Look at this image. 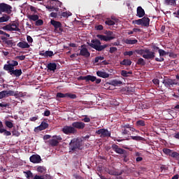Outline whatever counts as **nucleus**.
Listing matches in <instances>:
<instances>
[{
  "instance_id": "f257e3e1",
  "label": "nucleus",
  "mask_w": 179,
  "mask_h": 179,
  "mask_svg": "<svg viewBox=\"0 0 179 179\" xmlns=\"http://www.w3.org/2000/svg\"><path fill=\"white\" fill-rule=\"evenodd\" d=\"M81 146L80 140L78 138H73L69 144V153L70 155H78L79 150H82V148H80Z\"/></svg>"
},
{
  "instance_id": "f03ea898",
  "label": "nucleus",
  "mask_w": 179,
  "mask_h": 179,
  "mask_svg": "<svg viewBox=\"0 0 179 179\" xmlns=\"http://www.w3.org/2000/svg\"><path fill=\"white\" fill-rule=\"evenodd\" d=\"M135 52L138 54V55H142L143 58L145 59H155V57H156V53L155 52L150 51V50L148 48L136 50Z\"/></svg>"
},
{
  "instance_id": "7ed1b4c3",
  "label": "nucleus",
  "mask_w": 179,
  "mask_h": 179,
  "mask_svg": "<svg viewBox=\"0 0 179 179\" xmlns=\"http://www.w3.org/2000/svg\"><path fill=\"white\" fill-rule=\"evenodd\" d=\"M87 44L90 47L99 52L103 51L105 48L108 47L107 44L101 45V42L98 39H93L91 41V43H87Z\"/></svg>"
},
{
  "instance_id": "20e7f679",
  "label": "nucleus",
  "mask_w": 179,
  "mask_h": 179,
  "mask_svg": "<svg viewBox=\"0 0 179 179\" xmlns=\"http://www.w3.org/2000/svg\"><path fill=\"white\" fill-rule=\"evenodd\" d=\"M106 35L98 34L96 35L97 38H99L101 41H111L115 38V35L111 31H106Z\"/></svg>"
},
{
  "instance_id": "39448f33",
  "label": "nucleus",
  "mask_w": 179,
  "mask_h": 179,
  "mask_svg": "<svg viewBox=\"0 0 179 179\" xmlns=\"http://www.w3.org/2000/svg\"><path fill=\"white\" fill-rule=\"evenodd\" d=\"M152 48H153L152 52H156L157 51H158L159 54V57H161L160 58H158V57L155 58V61H157V62H163V61H164V58L162 57H164V55H169V52H166L162 49H159V47L156 45H153Z\"/></svg>"
},
{
  "instance_id": "423d86ee",
  "label": "nucleus",
  "mask_w": 179,
  "mask_h": 179,
  "mask_svg": "<svg viewBox=\"0 0 179 179\" xmlns=\"http://www.w3.org/2000/svg\"><path fill=\"white\" fill-rule=\"evenodd\" d=\"M2 29L3 30H6L7 31H20V29H19V24L15 21L6 26H3Z\"/></svg>"
},
{
  "instance_id": "0eeeda50",
  "label": "nucleus",
  "mask_w": 179,
  "mask_h": 179,
  "mask_svg": "<svg viewBox=\"0 0 179 179\" xmlns=\"http://www.w3.org/2000/svg\"><path fill=\"white\" fill-rule=\"evenodd\" d=\"M136 24L138 26H143V27H149V24H150V19L148 17H144L141 19L136 20L134 21Z\"/></svg>"
},
{
  "instance_id": "6e6552de",
  "label": "nucleus",
  "mask_w": 179,
  "mask_h": 179,
  "mask_svg": "<svg viewBox=\"0 0 179 179\" xmlns=\"http://www.w3.org/2000/svg\"><path fill=\"white\" fill-rule=\"evenodd\" d=\"M19 62L16 60H10L7 62V64H4L3 69L4 71H9L15 69V66H17Z\"/></svg>"
},
{
  "instance_id": "1a4fd4ad",
  "label": "nucleus",
  "mask_w": 179,
  "mask_h": 179,
  "mask_svg": "<svg viewBox=\"0 0 179 179\" xmlns=\"http://www.w3.org/2000/svg\"><path fill=\"white\" fill-rule=\"evenodd\" d=\"M12 12V7L9 4L5 3H0V15L2 13H10Z\"/></svg>"
},
{
  "instance_id": "9d476101",
  "label": "nucleus",
  "mask_w": 179,
  "mask_h": 179,
  "mask_svg": "<svg viewBox=\"0 0 179 179\" xmlns=\"http://www.w3.org/2000/svg\"><path fill=\"white\" fill-rule=\"evenodd\" d=\"M76 55L77 57L81 56L85 57V58H89V57H90V52L87 48H86V45H82L80 46V53H77Z\"/></svg>"
},
{
  "instance_id": "9b49d317",
  "label": "nucleus",
  "mask_w": 179,
  "mask_h": 179,
  "mask_svg": "<svg viewBox=\"0 0 179 179\" xmlns=\"http://www.w3.org/2000/svg\"><path fill=\"white\" fill-rule=\"evenodd\" d=\"M50 24L55 27V31H58V29L59 31V33H62L64 31V29H62V23L59 21H55V20H50Z\"/></svg>"
},
{
  "instance_id": "f8f14e48",
  "label": "nucleus",
  "mask_w": 179,
  "mask_h": 179,
  "mask_svg": "<svg viewBox=\"0 0 179 179\" xmlns=\"http://www.w3.org/2000/svg\"><path fill=\"white\" fill-rule=\"evenodd\" d=\"M62 132L66 135H71L72 134H76L77 130L73 127V126H64L62 128Z\"/></svg>"
},
{
  "instance_id": "ddd939ff",
  "label": "nucleus",
  "mask_w": 179,
  "mask_h": 179,
  "mask_svg": "<svg viewBox=\"0 0 179 179\" xmlns=\"http://www.w3.org/2000/svg\"><path fill=\"white\" fill-rule=\"evenodd\" d=\"M52 138H53L48 141L49 145L52 147L57 146L59 142L62 141V137H61V136H53Z\"/></svg>"
},
{
  "instance_id": "4468645a",
  "label": "nucleus",
  "mask_w": 179,
  "mask_h": 179,
  "mask_svg": "<svg viewBox=\"0 0 179 179\" xmlns=\"http://www.w3.org/2000/svg\"><path fill=\"white\" fill-rule=\"evenodd\" d=\"M8 73H10L11 76H15V78H20L22 76V73L23 72L22 71V69H11V70H6Z\"/></svg>"
},
{
  "instance_id": "2eb2a0df",
  "label": "nucleus",
  "mask_w": 179,
  "mask_h": 179,
  "mask_svg": "<svg viewBox=\"0 0 179 179\" xmlns=\"http://www.w3.org/2000/svg\"><path fill=\"white\" fill-rule=\"evenodd\" d=\"M162 83L163 85H164L165 87H167L168 89H170V87H171V86H173V85H177V83H176V80L167 78H164L162 80Z\"/></svg>"
},
{
  "instance_id": "dca6fc26",
  "label": "nucleus",
  "mask_w": 179,
  "mask_h": 179,
  "mask_svg": "<svg viewBox=\"0 0 179 179\" xmlns=\"http://www.w3.org/2000/svg\"><path fill=\"white\" fill-rule=\"evenodd\" d=\"M96 134H97V135H101V136H102L103 138L111 136V133L106 129H100L96 131Z\"/></svg>"
},
{
  "instance_id": "f3484780",
  "label": "nucleus",
  "mask_w": 179,
  "mask_h": 179,
  "mask_svg": "<svg viewBox=\"0 0 179 179\" xmlns=\"http://www.w3.org/2000/svg\"><path fill=\"white\" fill-rule=\"evenodd\" d=\"M1 38L3 41L4 44H6L7 47L12 48L16 45V42H15L13 40H9L5 36H1Z\"/></svg>"
},
{
  "instance_id": "a211bd4d",
  "label": "nucleus",
  "mask_w": 179,
  "mask_h": 179,
  "mask_svg": "<svg viewBox=\"0 0 179 179\" xmlns=\"http://www.w3.org/2000/svg\"><path fill=\"white\" fill-rule=\"evenodd\" d=\"M29 160L31 163H34V164H38V163H41V157L38 155H32L29 157Z\"/></svg>"
},
{
  "instance_id": "6ab92c4d",
  "label": "nucleus",
  "mask_w": 179,
  "mask_h": 179,
  "mask_svg": "<svg viewBox=\"0 0 179 179\" xmlns=\"http://www.w3.org/2000/svg\"><path fill=\"white\" fill-rule=\"evenodd\" d=\"M112 149L115 153H117V155H125V153H127V150L120 148L116 144L112 145Z\"/></svg>"
},
{
  "instance_id": "aec40b11",
  "label": "nucleus",
  "mask_w": 179,
  "mask_h": 179,
  "mask_svg": "<svg viewBox=\"0 0 179 179\" xmlns=\"http://www.w3.org/2000/svg\"><path fill=\"white\" fill-rule=\"evenodd\" d=\"M72 127L75 129H83L86 124L83 122H74L72 123Z\"/></svg>"
},
{
  "instance_id": "412c9836",
  "label": "nucleus",
  "mask_w": 179,
  "mask_h": 179,
  "mask_svg": "<svg viewBox=\"0 0 179 179\" xmlns=\"http://www.w3.org/2000/svg\"><path fill=\"white\" fill-rule=\"evenodd\" d=\"M0 134H3L4 136H10L12 135V132L6 130L5 127H3V124L0 121Z\"/></svg>"
},
{
  "instance_id": "4be33fe9",
  "label": "nucleus",
  "mask_w": 179,
  "mask_h": 179,
  "mask_svg": "<svg viewBox=\"0 0 179 179\" xmlns=\"http://www.w3.org/2000/svg\"><path fill=\"white\" fill-rule=\"evenodd\" d=\"M39 55H41V57H45V58H48V57H54L55 54H54V52L51 50H46L45 52L44 51H42L39 53Z\"/></svg>"
},
{
  "instance_id": "5701e85b",
  "label": "nucleus",
  "mask_w": 179,
  "mask_h": 179,
  "mask_svg": "<svg viewBox=\"0 0 179 179\" xmlns=\"http://www.w3.org/2000/svg\"><path fill=\"white\" fill-rule=\"evenodd\" d=\"M48 128V123L45 122H42L41 124L35 128V131H44V129H47Z\"/></svg>"
},
{
  "instance_id": "b1692460",
  "label": "nucleus",
  "mask_w": 179,
  "mask_h": 179,
  "mask_svg": "<svg viewBox=\"0 0 179 179\" xmlns=\"http://www.w3.org/2000/svg\"><path fill=\"white\" fill-rule=\"evenodd\" d=\"M4 93L6 94V97H9V96H14L15 97H17L19 94L17 92L12 91V90H4Z\"/></svg>"
},
{
  "instance_id": "393cba45",
  "label": "nucleus",
  "mask_w": 179,
  "mask_h": 179,
  "mask_svg": "<svg viewBox=\"0 0 179 179\" xmlns=\"http://www.w3.org/2000/svg\"><path fill=\"white\" fill-rule=\"evenodd\" d=\"M17 47L22 49L30 48V45L27 41H21L17 44Z\"/></svg>"
},
{
  "instance_id": "a878e982",
  "label": "nucleus",
  "mask_w": 179,
  "mask_h": 179,
  "mask_svg": "<svg viewBox=\"0 0 179 179\" xmlns=\"http://www.w3.org/2000/svg\"><path fill=\"white\" fill-rule=\"evenodd\" d=\"M97 76L99 78H103V79H106L107 78H110V74L106 73V71H96Z\"/></svg>"
},
{
  "instance_id": "bb28decb",
  "label": "nucleus",
  "mask_w": 179,
  "mask_h": 179,
  "mask_svg": "<svg viewBox=\"0 0 179 179\" xmlns=\"http://www.w3.org/2000/svg\"><path fill=\"white\" fill-rule=\"evenodd\" d=\"M47 68L50 72H55L57 71V64L56 63H49L48 64Z\"/></svg>"
},
{
  "instance_id": "cd10ccee",
  "label": "nucleus",
  "mask_w": 179,
  "mask_h": 179,
  "mask_svg": "<svg viewBox=\"0 0 179 179\" xmlns=\"http://www.w3.org/2000/svg\"><path fill=\"white\" fill-rule=\"evenodd\" d=\"M164 5H166V6H177V1L164 0Z\"/></svg>"
},
{
  "instance_id": "c85d7f7f",
  "label": "nucleus",
  "mask_w": 179,
  "mask_h": 179,
  "mask_svg": "<svg viewBox=\"0 0 179 179\" xmlns=\"http://www.w3.org/2000/svg\"><path fill=\"white\" fill-rule=\"evenodd\" d=\"M137 16L139 17H143L145 16V10L142 8V6L137 8Z\"/></svg>"
},
{
  "instance_id": "c756f323",
  "label": "nucleus",
  "mask_w": 179,
  "mask_h": 179,
  "mask_svg": "<svg viewBox=\"0 0 179 179\" xmlns=\"http://www.w3.org/2000/svg\"><path fill=\"white\" fill-rule=\"evenodd\" d=\"M132 64V62L131 59H124L122 62H120V65H124V66H131Z\"/></svg>"
},
{
  "instance_id": "7c9ffc66",
  "label": "nucleus",
  "mask_w": 179,
  "mask_h": 179,
  "mask_svg": "<svg viewBox=\"0 0 179 179\" xmlns=\"http://www.w3.org/2000/svg\"><path fill=\"white\" fill-rule=\"evenodd\" d=\"M125 44H129L130 45H134V44H136L138 43V40L136 39H129L127 38L124 41Z\"/></svg>"
},
{
  "instance_id": "2f4dec72",
  "label": "nucleus",
  "mask_w": 179,
  "mask_h": 179,
  "mask_svg": "<svg viewBox=\"0 0 179 179\" xmlns=\"http://www.w3.org/2000/svg\"><path fill=\"white\" fill-rule=\"evenodd\" d=\"M36 171H38V173H40L41 174H45V173L47 172V169L45 166H39L37 167Z\"/></svg>"
},
{
  "instance_id": "473e14b6",
  "label": "nucleus",
  "mask_w": 179,
  "mask_h": 179,
  "mask_svg": "<svg viewBox=\"0 0 179 179\" xmlns=\"http://www.w3.org/2000/svg\"><path fill=\"white\" fill-rule=\"evenodd\" d=\"M120 75L123 76V78H128L130 75H132V71H127L125 70H122L120 72Z\"/></svg>"
},
{
  "instance_id": "72a5a7b5",
  "label": "nucleus",
  "mask_w": 179,
  "mask_h": 179,
  "mask_svg": "<svg viewBox=\"0 0 179 179\" xmlns=\"http://www.w3.org/2000/svg\"><path fill=\"white\" fill-rule=\"evenodd\" d=\"M10 19V16L5 14L2 17H0V23H3L5 22L9 21Z\"/></svg>"
},
{
  "instance_id": "f704fd0d",
  "label": "nucleus",
  "mask_w": 179,
  "mask_h": 179,
  "mask_svg": "<svg viewBox=\"0 0 179 179\" xmlns=\"http://www.w3.org/2000/svg\"><path fill=\"white\" fill-rule=\"evenodd\" d=\"M108 174H110V176H121V174H122V173L118 172L115 170L108 169Z\"/></svg>"
},
{
  "instance_id": "c9c22d12",
  "label": "nucleus",
  "mask_w": 179,
  "mask_h": 179,
  "mask_svg": "<svg viewBox=\"0 0 179 179\" xmlns=\"http://www.w3.org/2000/svg\"><path fill=\"white\" fill-rule=\"evenodd\" d=\"M38 15H27V18L29 19V20H30L31 22H36V20L38 19Z\"/></svg>"
},
{
  "instance_id": "e433bc0d",
  "label": "nucleus",
  "mask_w": 179,
  "mask_h": 179,
  "mask_svg": "<svg viewBox=\"0 0 179 179\" xmlns=\"http://www.w3.org/2000/svg\"><path fill=\"white\" fill-rule=\"evenodd\" d=\"M131 138L133 140V141H136L137 142H141L142 141H145V138L141 136H131Z\"/></svg>"
},
{
  "instance_id": "4c0bfd02",
  "label": "nucleus",
  "mask_w": 179,
  "mask_h": 179,
  "mask_svg": "<svg viewBox=\"0 0 179 179\" xmlns=\"http://www.w3.org/2000/svg\"><path fill=\"white\" fill-rule=\"evenodd\" d=\"M163 152L165 155H168L171 157L173 156V153H174V151L169 148H164Z\"/></svg>"
},
{
  "instance_id": "58836bf2",
  "label": "nucleus",
  "mask_w": 179,
  "mask_h": 179,
  "mask_svg": "<svg viewBox=\"0 0 179 179\" xmlns=\"http://www.w3.org/2000/svg\"><path fill=\"white\" fill-rule=\"evenodd\" d=\"M46 9L50 10V12H51V10H55V12H58L59 10V8H55L52 4V6H46Z\"/></svg>"
},
{
  "instance_id": "ea45409f",
  "label": "nucleus",
  "mask_w": 179,
  "mask_h": 179,
  "mask_svg": "<svg viewBox=\"0 0 179 179\" xmlns=\"http://www.w3.org/2000/svg\"><path fill=\"white\" fill-rule=\"evenodd\" d=\"M52 5H54L55 8H61V6H62V2L59 0H55L52 3Z\"/></svg>"
},
{
  "instance_id": "a19ab883",
  "label": "nucleus",
  "mask_w": 179,
  "mask_h": 179,
  "mask_svg": "<svg viewBox=\"0 0 179 179\" xmlns=\"http://www.w3.org/2000/svg\"><path fill=\"white\" fill-rule=\"evenodd\" d=\"M136 127H145L146 123L143 120H137L136 122Z\"/></svg>"
},
{
  "instance_id": "79ce46f5",
  "label": "nucleus",
  "mask_w": 179,
  "mask_h": 179,
  "mask_svg": "<svg viewBox=\"0 0 179 179\" xmlns=\"http://www.w3.org/2000/svg\"><path fill=\"white\" fill-rule=\"evenodd\" d=\"M4 124L7 128L11 129L13 128V123L9 120H5Z\"/></svg>"
},
{
  "instance_id": "37998d69",
  "label": "nucleus",
  "mask_w": 179,
  "mask_h": 179,
  "mask_svg": "<svg viewBox=\"0 0 179 179\" xmlns=\"http://www.w3.org/2000/svg\"><path fill=\"white\" fill-rule=\"evenodd\" d=\"M111 85H113V86H118L120 85H122V81L118 80H113L111 81Z\"/></svg>"
},
{
  "instance_id": "c03bdc74",
  "label": "nucleus",
  "mask_w": 179,
  "mask_h": 179,
  "mask_svg": "<svg viewBox=\"0 0 179 179\" xmlns=\"http://www.w3.org/2000/svg\"><path fill=\"white\" fill-rule=\"evenodd\" d=\"M137 65H141V66H145V65H146V62H145V59L139 58L137 61Z\"/></svg>"
},
{
  "instance_id": "a18cd8bd",
  "label": "nucleus",
  "mask_w": 179,
  "mask_h": 179,
  "mask_svg": "<svg viewBox=\"0 0 179 179\" xmlns=\"http://www.w3.org/2000/svg\"><path fill=\"white\" fill-rule=\"evenodd\" d=\"M65 97H66V94H64L62 92H57V95H56L57 99H64Z\"/></svg>"
},
{
  "instance_id": "49530a36",
  "label": "nucleus",
  "mask_w": 179,
  "mask_h": 179,
  "mask_svg": "<svg viewBox=\"0 0 179 179\" xmlns=\"http://www.w3.org/2000/svg\"><path fill=\"white\" fill-rule=\"evenodd\" d=\"M27 175V178L28 179H34V176H33V173H31V171H28L27 172H24Z\"/></svg>"
},
{
  "instance_id": "de8ad7c7",
  "label": "nucleus",
  "mask_w": 179,
  "mask_h": 179,
  "mask_svg": "<svg viewBox=\"0 0 179 179\" xmlns=\"http://www.w3.org/2000/svg\"><path fill=\"white\" fill-rule=\"evenodd\" d=\"M105 24H107L108 26H114V24H115V22L108 19L106 20Z\"/></svg>"
},
{
  "instance_id": "09e8293b",
  "label": "nucleus",
  "mask_w": 179,
  "mask_h": 179,
  "mask_svg": "<svg viewBox=\"0 0 179 179\" xmlns=\"http://www.w3.org/2000/svg\"><path fill=\"white\" fill-rule=\"evenodd\" d=\"M103 59H104V57L98 56L95 57L94 63L97 64V62H99V61H103Z\"/></svg>"
},
{
  "instance_id": "8fccbe9b",
  "label": "nucleus",
  "mask_w": 179,
  "mask_h": 179,
  "mask_svg": "<svg viewBox=\"0 0 179 179\" xmlns=\"http://www.w3.org/2000/svg\"><path fill=\"white\" fill-rule=\"evenodd\" d=\"M44 24V21L43 20H37L35 22V25L36 26H43Z\"/></svg>"
},
{
  "instance_id": "3c124183",
  "label": "nucleus",
  "mask_w": 179,
  "mask_h": 179,
  "mask_svg": "<svg viewBox=\"0 0 179 179\" xmlns=\"http://www.w3.org/2000/svg\"><path fill=\"white\" fill-rule=\"evenodd\" d=\"M66 97H69V99H75L77 96L75 94L66 93Z\"/></svg>"
},
{
  "instance_id": "603ef678",
  "label": "nucleus",
  "mask_w": 179,
  "mask_h": 179,
  "mask_svg": "<svg viewBox=\"0 0 179 179\" xmlns=\"http://www.w3.org/2000/svg\"><path fill=\"white\" fill-rule=\"evenodd\" d=\"M72 15V13H71V12H63L62 13V16L63 17H69V16H71Z\"/></svg>"
},
{
  "instance_id": "864d4df0",
  "label": "nucleus",
  "mask_w": 179,
  "mask_h": 179,
  "mask_svg": "<svg viewBox=\"0 0 179 179\" xmlns=\"http://www.w3.org/2000/svg\"><path fill=\"white\" fill-rule=\"evenodd\" d=\"M124 57H132V55H134V51H126L124 52Z\"/></svg>"
},
{
  "instance_id": "5fc2aeb1",
  "label": "nucleus",
  "mask_w": 179,
  "mask_h": 179,
  "mask_svg": "<svg viewBox=\"0 0 179 179\" xmlns=\"http://www.w3.org/2000/svg\"><path fill=\"white\" fill-rule=\"evenodd\" d=\"M122 135H129V130H128V129L122 128Z\"/></svg>"
},
{
  "instance_id": "6e6d98bb",
  "label": "nucleus",
  "mask_w": 179,
  "mask_h": 179,
  "mask_svg": "<svg viewBox=\"0 0 179 179\" xmlns=\"http://www.w3.org/2000/svg\"><path fill=\"white\" fill-rule=\"evenodd\" d=\"M12 134H13V136H20V133L17 130L14 129L12 131Z\"/></svg>"
},
{
  "instance_id": "4d7b16f0",
  "label": "nucleus",
  "mask_w": 179,
  "mask_h": 179,
  "mask_svg": "<svg viewBox=\"0 0 179 179\" xmlns=\"http://www.w3.org/2000/svg\"><path fill=\"white\" fill-rule=\"evenodd\" d=\"M90 80L91 82H95V81H96V76L88 75V82H89Z\"/></svg>"
},
{
  "instance_id": "13d9d810",
  "label": "nucleus",
  "mask_w": 179,
  "mask_h": 179,
  "mask_svg": "<svg viewBox=\"0 0 179 179\" xmlns=\"http://www.w3.org/2000/svg\"><path fill=\"white\" fill-rule=\"evenodd\" d=\"M10 106V103H5V102H2V103H0V107H1L2 108H3L5 107L9 108Z\"/></svg>"
},
{
  "instance_id": "bf43d9fd",
  "label": "nucleus",
  "mask_w": 179,
  "mask_h": 179,
  "mask_svg": "<svg viewBox=\"0 0 179 179\" xmlns=\"http://www.w3.org/2000/svg\"><path fill=\"white\" fill-rule=\"evenodd\" d=\"M117 50L118 49L117 48H115V47H110V50H109V52L110 54H114V52H117Z\"/></svg>"
},
{
  "instance_id": "052dcab7",
  "label": "nucleus",
  "mask_w": 179,
  "mask_h": 179,
  "mask_svg": "<svg viewBox=\"0 0 179 179\" xmlns=\"http://www.w3.org/2000/svg\"><path fill=\"white\" fill-rule=\"evenodd\" d=\"M15 59H20V61H24V59H26V56L24 55L17 56L15 57Z\"/></svg>"
},
{
  "instance_id": "680f3d73",
  "label": "nucleus",
  "mask_w": 179,
  "mask_h": 179,
  "mask_svg": "<svg viewBox=\"0 0 179 179\" xmlns=\"http://www.w3.org/2000/svg\"><path fill=\"white\" fill-rule=\"evenodd\" d=\"M171 157H173V159H177L179 157V153L177 152H173Z\"/></svg>"
},
{
  "instance_id": "e2e57ef3",
  "label": "nucleus",
  "mask_w": 179,
  "mask_h": 179,
  "mask_svg": "<svg viewBox=\"0 0 179 179\" xmlns=\"http://www.w3.org/2000/svg\"><path fill=\"white\" fill-rule=\"evenodd\" d=\"M121 128H123L124 129H129L131 128V124H122L121 126Z\"/></svg>"
},
{
  "instance_id": "0e129e2a",
  "label": "nucleus",
  "mask_w": 179,
  "mask_h": 179,
  "mask_svg": "<svg viewBox=\"0 0 179 179\" xmlns=\"http://www.w3.org/2000/svg\"><path fill=\"white\" fill-rule=\"evenodd\" d=\"M6 94H5V90L0 92V100H1V99H5Z\"/></svg>"
},
{
  "instance_id": "69168bd1",
  "label": "nucleus",
  "mask_w": 179,
  "mask_h": 179,
  "mask_svg": "<svg viewBox=\"0 0 179 179\" xmlns=\"http://www.w3.org/2000/svg\"><path fill=\"white\" fill-rule=\"evenodd\" d=\"M43 115L45 117H50V115H51V112L49 110H46L44 113Z\"/></svg>"
},
{
  "instance_id": "338daca9",
  "label": "nucleus",
  "mask_w": 179,
  "mask_h": 179,
  "mask_svg": "<svg viewBox=\"0 0 179 179\" xmlns=\"http://www.w3.org/2000/svg\"><path fill=\"white\" fill-rule=\"evenodd\" d=\"M34 179H45L44 178V176H40L38 175H35V176L34 177Z\"/></svg>"
},
{
  "instance_id": "774afa93",
  "label": "nucleus",
  "mask_w": 179,
  "mask_h": 179,
  "mask_svg": "<svg viewBox=\"0 0 179 179\" xmlns=\"http://www.w3.org/2000/svg\"><path fill=\"white\" fill-rule=\"evenodd\" d=\"M173 138H175V139H178L179 140V131L177 133L173 134Z\"/></svg>"
}]
</instances>
